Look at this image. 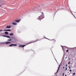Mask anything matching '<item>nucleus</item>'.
Wrapping results in <instances>:
<instances>
[{
  "instance_id": "1",
  "label": "nucleus",
  "mask_w": 76,
  "mask_h": 76,
  "mask_svg": "<svg viewBox=\"0 0 76 76\" xmlns=\"http://www.w3.org/2000/svg\"><path fill=\"white\" fill-rule=\"evenodd\" d=\"M41 13L42 15L37 18V19H38L39 20L40 19H43V18H44V13L42 12H41Z\"/></svg>"
},
{
  "instance_id": "2",
  "label": "nucleus",
  "mask_w": 76,
  "mask_h": 76,
  "mask_svg": "<svg viewBox=\"0 0 76 76\" xmlns=\"http://www.w3.org/2000/svg\"><path fill=\"white\" fill-rule=\"evenodd\" d=\"M38 41V39H37V40L36 41H31L28 43H27V44H31L32 43H34V42H37V41Z\"/></svg>"
},
{
  "instance_id": "3",
  "label": "nucleus",
  "mask_w": 76,
  "mask_h": 76,
  "mask_svg": "<svg viewBox=\"0 0 76 76\" xmlns=\"http://www.w3.org/2000/svg\"><path fill=\"white\" fill-rule=\"evenodd\" d=\"M61 64H60L59 65V67H58V70H57V72L56 73V74H57V73L58 72V71H59V70L60 69V66H61Z\"/></svg>"
},
{
  "instance_id": "4",
  "label": "nucleus",
  "mask_w": 76,
  "mask_h": 76,
  "mask_svg": "<svg viewBox=\"0 0 76 76\" xmlns=\"http://www.w3.org/2000/svg\"><path fill=\"white\" fill-rule=\"evenodd\" d=\"M17 45V44H11L9 45V47H12V46H16Z\"/></svg>"
},
{
  "instance_id": "5",
  "label": "nucleus",
  "mask_w": 76,
  "mask_h": 76,
  "mask_svg": "<svg viewBox=\"0 0 76 76\" xmlns=\"http://www.w3.org/2000/svg\"><path fill=\"white\" fill-rule=\"evenodd\" d=\"M20 21V20H16L14 22H17L18 23H19Z\"/></svg>"
},
{
  "instance_id": "6",
  "label": "nucleus",
  "mask_w": 76,
  "mask_h": 76,
  "mask_svg": "<svg viewBox=\"0 0 76 76\" xmlns=\"http://www.w3.org/2000/svg\"><path fill=\"white\" fill-rule=\"evenodd\" d=\"M11 28V26H10V25L9 26H7L6 27V28H8V29H9L10 28Z\"/></svg>"
},
{
  "instance_id": "7",
  "label": "nucleus",
  "mask_w": 76,
  "mask_h": 76,
  "mask_svg": "<svg viewBox=\"0 0 76 76\" xmlns=\"http://www.w3.org/2000/svg\"><path fill=\"white\" fill-rule=\"evenodd\" d=\"M26 45H19V47H20V48H21V47H25V46Z\"/></svg>"
},
{
  "instance_id": "8",
  "label": "nucleus",
  "mask_w": 76,
  "mask_h": 76,
  "mask_svg": "<svg viewBox=\"0 0 76 76\" xmlns=\"http://www.w3.org/2000/svg\"><path fill=\"white\" fill-rule=\"evenodd\" d=\"M3 37H7V38H10V37L9 36H5L4 35H3Z\"/></svg>"
},
{
  "instance_id": "9",
  "label": "nucleus",
  "mask_w": 76,
  "mask_h": 76,
  "mask_svg": "<svg viewBox=\"0 0 76 76\" xmlns=\"http://www.w3.org/2000/svg\"><path fill=\"white\" fill-rule=\"evenodd\" d=\"M11 31V30H10L9 29H7V30H4V31Z\"/></svg>"
},
{
  "instance_id": "10",
  "label": "nucleus",
  "mask_w": 76,
  "mask_h": 76,
  "mask_svg": "<svg viewBox=\"0 0 76 76\" xmlns=\"http://www.w3.org/2000/svg\"><path fill=\"white\" fill-rule=\"evenodd\" d=\"M12 24H13V25H17V23H12Z\"/></svg>"
},
{
  "instance_id": "11",
  "label": "nucleus",
  "mask_w": 76,
  "mask_h": 76,
  "mask_svg": "<svg viewBox=\"0 0 76 76\" xmlns=\"http://www.w3.org/2000/svg\"><path fill=\"white\" fill-rule=\"evenodd\" d=\"M11 43L10 42H6L5 43L6 44H10Z\"/></svg>"
},
{
  "instance_id": "12",
  "label": "nucleus",
  "mask_w": 76,
  "mask_h": 76,
  "mask_svg": "<svg viewBox=\"0 0 76 76\" xmlns=\"http://www.w3.org/2000/svg\"><path fill=\"white\" fill-rule=\"evenodd\" d=\"M5 35H8V32H7V31H5Z\"/></svg>"
},
{
  "instance_id": "13",
  "label": "nucleus",
  "mask_w": 76,
  "mask_h": 76,
  "mask_svg": "<svg viewBox=\"0 0 76 76\" xmlns=\"http://www.w3.org/2000/svg\"><path fill=\"white\" fill-rule=\"evenodd\" d=\"M12 41V39H8L7 41Z\"/></svg>"
},
{
  "instance_id": "14",
  "label": "nucleus",
  "mask_w": 76,
  "mask_h": 76,
  "mask_svg": "<svg viewBox=\"0 0 76 76\" xmlns=\"http://www.w3.org/2000/svg\"><path fill=\"white\" fill-rule=\"evenodd\" d=\"M52 40L54 42H56V40L55 39H53Z\"/></svg>"
},
{
  "instance_id": "15",
  "label": "nucleus",
  "mask_w": 76,
  "mask_h": 76,
  "mask_svg": "<svg viewBox=\"0 0 76 76\" xmlns=\"http://www.w3.org/2000/svg\"><path fill=\"white\" fill-rule=\"evenodd\" d=\"M10 35L13 36V33H11L10 34Z\"/></svg>"
},
{
  "instance_id": "16",
  "label": "nucleus",
  "mask_w": 76,
  "mask_h": 76,
  "mask_svg": "<svg viewBox=\"0 0 76 76\" xmlns=\"http://www.w3.org/2000/svg\"><path fill=\"white\" fill-rule=\"evenodd\" d=\"M61 47H62V48L63 50V48H64V47H65V48H66V46H61Z\"/></svg>"
},
{
  "instance_id": "17",
  "label": "nucleus",
  "mask_w": 76,
  "mask_h": 76,
  "mask_svg": "<svg viewBox=\"0 0 76 76\" xmlns=\"http://www.w3.org/2000/svg\"><path fill=\"white\" fill-rule=\"evenodd\" d=\"M67 67H66L65 69V71H67Z\"/></svg>"
},
{
  "instance_id": "18",
  "label": "nucleus",
  "mask_w": 76,
  "mask_h": 76,
  "mask_svg": "<svg viewBox=\"0 0 76 76\" xmlns=\"http://www.w3.org/2000/svg\"><path fill=\"white\" fill-rule=\"evenodd\" d=\"M2 31H3V30H0V32H1Z\"/></svg>"
},
{
  "instance_id": "19",
  "label": "nucleus",
  "mask_w": 76,
  "mask_h": 76,
  "mask_svg": "<svg viewBox=\"0 0 76 76\" xmlns=\"http://www.w3.org/2000/svg\"><path fill=\"white\" fill-rule=\"evenodd\" d=\"M66 51L67 53L68 52V51H69V50H66Z\"/></svg>"
},
{
  "instance_id": "20",
  "label": "nucleus",
  "mask_w": 76,
  "mask_h": 76,
  "mask_svg": "<svg viewBox=\"0 0 76 76\" xmlns=\"http://www.w3.org/2000/svg\"><path fill=\"white\" fill-rule=\"evenodd\" d=\"M69 72H71L72 71V70L71 69H70L69 70Z\"/></svg>"
},
{
  "instance_id": "21",
  "label": "nucleus",
  "mask_w": 76,
  "mask_h": 76,
  "mask_svg": "<svg viewBox=\"0 0 76 76\" xmlns=\"http://www.w3.org/2000/svg\"><path fill=\"white\" fill-rule=\"evenodd\" d=\"M73 75H74V76H75V73H73Z\"/></svg>"
},
{
  "instance_id": "22",
  "label": "nucleus",
  "mask_w": 76,
  "mask_h": 76,
  "mask_svg": "<svg viewBox=\"0 0 76 76\" xmlns=\"http://www.w3.org/2000/svg\"><path fill=\"white\" fill-rule=\"evenodd\" d=\"M68 67H69V69H71V68H70V66H69Z\"/></svg>"
},
{
  "instance_id": "23",
  "label": "nucleus",
  "mask_w": 76,
  "mask_h": 76,
  "mask_svg": "<svg viewBox=\"0 0 76 76\" xmlns=\"http://www.w3.org/2000/svg\"><path fill=\"white\" fill-rule=\"evenodd\" d=\"M70 61L68 63V64H70Z\"/></svg>"
},
{
  "instance_id": "24",
  "label": "nucleus",
  "mask_w": 76,
  "mask_h": 76,
  "mask_svg": "<svg viewBox=\"0 0 76 76\" xmlns=\"http://www.w3.org/2000/svg\"><path fill=\"white\" fill-rule=\"evenodd\" d=\"M63 76H64V73H63Z\"/></svg>"
},
{
  "instance_id": "25",
  "label": "nucleus",
  "mask_w": 76,
  "mask_h": 76,
  "mask_svg": "<svg viewBox=\"0 0 76 76\" xmlns=\"http://www.w3.org/2000/svg\"><path fill=\"white\" fill-rule=\"evenodd\" d=\"M66 67H67V64H66Z\"/></svg>"
},
{
  "instance_id": "26",
  "label": "nucleus",
  "mask_w": 76,
  "mask_h": 76,
  "mask_svg": "<svg viewBox=\"0 0 76 76\" xmlns=\"http://www.w3.org/2000/svg\"><path fill=\"white\" fill-rule=\"evenodd\" d=\"M64 67H63V69H64Z\"/></svg>"
},
{
  "instance_id": "27",
  "label": "nucleus",
  "mask_w": 76,
  "mask_h": 76,
  "mask_svg": "<svg viewBox=\"0 0 76 76\" xmlns=\"http://www.w3.org/2000/svg\"><path fill=\"white\" fill-rule=\"evenodd\" d=\"M65 76H67V75H66V74L65 75Z\"/></svg>"
},
{
  "instance_id": "28",
  "label": "nucleus",
  "mask_w": 76,
  "mask_h": 76,
  "mask_svg": "<svg viewBox=\"0 0 76 76\" xmlns=\"http://www.w3.org/2000/svg\"><path fill=\"white\" fill-rule=\"evenodd\" d=\"M68 73H69V72H68Z\"/></svg>"
},
{
  "instance_id": "29",
  "label": "nucleus",
  "mask_w": 76,
  "mask_h": 76,
  "mask_svg": "<svg viewBox=\"0 0 76 76\" xmlns=\"http://www.w3.org/2000/svg\"><path fill=\"white\" fill-rule=\"evenodd\" d=\"M1 6V5H0V7Z\"/></svg>"
},
{
  "instance_id": "30",
  "label": "nucleus",
  "mask_w": 76,
  "mask_h": 76,
  "mask_svg": "<svg viewBox=\"0 0 76 76\" xmlns=\"http://www.w3.org/2000/svg\"><path fill=\"white\" fill-rule=\"evenodd\" d=\"M70 73H70L69 74V75H70Z\"/></svg>"
},
{
  "instance_id": "31",
  "label": "nucleus",
  "mask_w": 76,
  "mask_h": 76,
  "mask_svg": "<svg viewBox=\"0 0 76 76\" xmlns=\"http://www.w3.org/2000/svg\"><path fill=\"white\" fill-rule=\"evenodd\" d=\"M70 59V58H69V60Z\"/></svg>"
},
{
  "instance_id": "32",
  "label": "nucleus",
  "mask_w": 76,
  "mask_h": 76,
  "mask_svg": "<svg viewBox=\"0 0 76 76\" xmlns=\"http://www.w3.org/2000/svg\"><path fill=\"white\" fill-rule=\"evenodd\" d=\"M56 61H57V60H56Z\"/></svg>"
},
{
  "instance_id": "33",
  "label": "nucleus",
  "mask_w": 76,
  "mask_h": 76,
  "mask_svg": "<svg viewBox=\"0 0 76 76\" xmlns=\"http://www.w3.org/2000/svg\"><path fill=\"white\" fill-rule=\"evenodd\" d=\"M75 18H76V17H75Z\"/></svg>"
}]
</instances>
